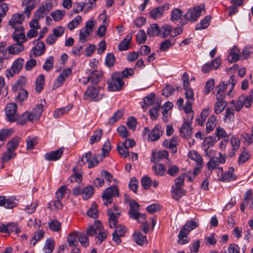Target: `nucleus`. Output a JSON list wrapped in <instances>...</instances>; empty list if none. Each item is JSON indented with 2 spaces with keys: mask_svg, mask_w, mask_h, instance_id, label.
Here are the masks:
<instances>
[{
  "mask_svg": "<svg viewBox=\"0 0 253 253\" xmlns=\"http://www.w3.org/2000/svg\"><path fill=\"white\" fill-rule=\"evenodd\" d=\"M202 10L203 9L200 6L189 9L184 15L183 18L181 19L180 22L181 25L182 26L189 22H195L200 16Z\"/></svg>",
  "mask_w": 253,
  "mask_h": 253,
  "instance_id": "f257e3e1",
  "label": "nucleus"
},
{
  "mask_svg": "<svg viewBox=\"0 0 253 253\" xmlns=\"http://www.w3.org/2000/svg\"><path fill=\"white\" fill-rule=\"evenodd\" d=\"M107 84L109 90L115 91L121 90L125 83L120 74L115 72L112 75L111 78L108 80Z\"/></svg>",
  "mask_w": 253,
  "mask_h": 253,
  "instance_id": "f03ea898",
  "label": "nucleus"
},
{
  "mask_svg": "<svg viewBox=\"0 0 253 253\" xmlns=\"http://www.w3.org/2000/svg\"><path fill=\"white\" fill-rule=\"evenodd\" d=\"M101 89L98 86H88L84 93L83 99L98 101L103 98V95L100 93Z\"/></svg>",
  "mask_w": 253,
  "mask_h": 253,
  "instance_id": "7ed1b4c3",
  "label": "nucleus"
},
{
  "mask_svg": "<svg viewBox=\"0 0 253 253\" xmlns=\"http://www.w3.org/2000/svg\"><path fill=\"white\" fill-rule=\"evenodd\" d=\"M119 196V189L115 185L112 186L107 188L103 193L102 198L104 202V205L108 206V204L113 202V197Z\"/></svg>",
  "mask_w": 253,
  "mask_h": 253,
  "instance_id": "20e7f679",
  "label": "nucleus"
},
{
  "mask_svg": "<svg viewBox=\"0 0 253 253\" xmlns=\"http://www.w3.org/2000/svg\"><path fill=\"white\" fill-rule=\"evenodd\" d=\"M24 63V60L22 58H18L15 60L12 63L10 68L7 69L6 71L5 75L7 78L14 77V76L18 74L22 69Z\"/></svg>",
  "mask_w": 253,
  "mask_h": 253,
  "instance_id": "39448f33",
  "label": "nucleus"
},
{
  "mask_svg": "<svg viewBox=\"0 0 253 253\" xmlns=\"http://www.w3.org/2000/svg\"><path fill=\"white\" fill-rule=\"evenodd\" d=\"M94 22L93 20H89L85 23V26L80 31V41L82 43L86 42L90 33L92 31Z\"/></svg>",
  "mask_w": 253,
  "mask_h": 253,
  "instance_id": "423d86ee",
  "label": "nucleus"
},
{
  "mask_svg": "<svg viewBox=\"0 0 253 253\" xmlns=\"http://www.w3.org/2000/svg\"><path fill=\"white\" fill-rule=\"evenodd\" d=\"M86 163H88V167L89 169L96 166L99 163L95 155H93L90 151L85 154L79 161V164L81 166L85 165Z\"/></svg>",
  "mask_w": 253,
  "mask_h": 253,
  "instance_id": "0eeeda50",
  "label": "nucleus"
},
{
  "mask_svg": "<svg viewBox=\"0 0 253 253\" xmlns=\"http://www.w3.org/2000/svg\"><path fill=\"white\" fill-rule=\"evenodd\" d=\"M52 8V3L50 1L42 2L38 9L34 13V16L43 18Z\"/></svg>",
  "mask_w": 253,
  "mask_h": 253,
  "instance_id": "6e6552de",
  "label": "nucleus"
},
{
  "mask_svg": "<svg viewBox=\"0 0 253 253\" xmlns=\"http://www.w3.org/2000/svg\"><path fill=\"white\" fill-rule=\"evenodd\" d=\"M17 105L15 103H9L5 108V112L7 120L11 122L16 121L18 118L16 114Z\"/></svg>",
  "mask_w": 253,
  "mask_h": 253,
  "instance_id": "1a4fd4ad",
  "label": "nucleus"
},
{
  "mask_svg": "<svg viewBox=\"0 0 253 253\" xmlns=\"http://www.w3.org/2000/svg\"><path fill=\"white\" fill-rule=\"evenodd\" d=\"M218 157H212L207 163V169L210 171H212L218 167L220 164H224L225 162V158L220 153H218Z\"/></svg>",
  "mask_w": 253,
  "mask_h": 253,
  "instance_id": "9d476101",
  "label": "nucleus"
},
{
  "mask_svg": "<svg viewBox=\"0 0 253 253\" xmlns=\"http://www.w3.org/2000/svg\"><path fill=\"white\" fill-rule=\"evenodd\" d=\"M18 200L14 197L6 198L5 196H0V206L11 209L16 207L18 203Z\"/></svg>",
  "mask_w": 253,
  "mask_h": 253,
  "instance_id": "9b49d317",
  "label": "nucleus"
},
{
  "mask_svg": "<svg viewBox=\"0 0 253 253\" xmlns=\"http://www.w3.org/2000/svg\"><path fill=\"white\" fill-rule=\"evenodd\" d=\"M23 14L15 13L13 15L9 21V25L13 29L23 28L22 22L24 20Z\"/></svg>",
  "mask_w": 253,
  "mask_h": 253,
  "instance_id": "f8f14e48",
  "label": "nucleus"
},
{
  "mask_svg": "<svg viewBox=\"0 0 253 253\" xmlns=\"http://www.w3.org/2000/svg\"><path fill=\"white\" fill-rule=\"evenodd\" d=\"M218 173L221 172L222 174L220 178L221 181L224 182H229L236 179V176L234 173L233 168H229V169L223 173V169L221 167L218 168Z\"/></svg>",
  "mask_w": 253,
  "mask_h": 253,
  "instance_id": "ddd939ff",
  "label": "nucleus"
},
{
  "mask_svg": "<svg viewBox=\"0 0 253 253\" xmlns=\"http://www.w3.org/2000/svg\"><path fill=\"white\" fill-rule=\"evenodd\" d=\"M35 46L32 48L33 54L35 56H40L42 55L45 50V46L43 42L40 41L39 39L34 42Z\"/></svg>",
  "mask_w": 253,
  "mask_h": 253,
  "instance_id": "4468645a",
  "label": "nucleus"
},
{
  "mask_svg": "<svg viewBox=\"0 0 253 253\" xmlns=\"http://www.w3.org/2000/svg\"><path fill=\"white\" fill-rule=\"evenodd\" d=\"M107 213L109 216L108 223L110 228L115 227L118 222V218L121 215V212H114L112 210H108Z\"/></svg>",
  "mask_w": 253,
  "mask_h": 253,
  "instance_id": "2eb2a0df",
  "label": "nucleus"
},
{
  "mask_svg": "<svg viewBox=\"0 0 253 253\" xmlns=\"http://www.w3.org/2000/svg\"><path fill=\"white\" fill-rule=\"evenodd\" d=\"M15 31L12 35L13 40L16 42L23 43L26 41L24 28L14 29Z\"/></svg>",
  "mask_w": 253,
  "mask_h": 253,
  "instance_id": "dca6fc26",
  "label": "nucleus"
},
{
  "mask_svg": "<svg viewBox=\"0 0 253 253\" xmlns=\"http://www.w3.org/2000/svg\"><path fill=\"white\" fill-rule=\"evenodd\" d=\"M63 150L62 148H59L55 151H51L46 153L44 155L45 160L49 161H54L59 160L62 156Z\"/></svg>",
  "mask_w": 253,
  "mask_h": 253,
  "instance_id": "f3484780",
  "label": "nucleus"
},
{
  "mask_svg": "<svg viewBox=\"0 0 253 253\" xmlns=\"http://www.w3.org/2000/svg\"><path fill=\"white\" fill-rule=\"evenodd\" d=\"M163 130L161 127L156 126L149 134L148 139L151 141H156L159 140L160 136L163 134Z\"/></svg>",
  "mask_w": 253,
  "mask_h": 253,
  "instance_id": "a211bd4d",
  "label": "nucleus"
},
{
  "mask_svg": "<svg viewBox=\"0 0 253 253\" xmlns=\"http://www.w3.org/2000/svg\"><path fill=\"white\" fill-rule=\"evenodd\" d=\"M169 4L166 3L165 5L157 7L150 12V16L153 19H157L161 17L164 11L165 8H169Z\"/></svg>",
  "mask_w": 253,
  "mask_h": 253,
  "instance_id": "6ab92c4d",
  "label": "nucleus"
},
{
  "mask_svg": "<svg viewBox=\"0 0 253 253\" xmlns=\"http://www.w3.org/2000/svg\"><path fill=\"white\" fill-rule=\"evenodd\" d=\"M181 137L186 139L190 138L192 135V128L191 124L183 123L180 130Z\"/></svg>",
  "mask_w": 253,
  "mask_h": 253,
  "instance_id": "aec40b11",
  "label": "nucleus"
},
{
  "mask_svg": "<svg viewBox=\"0 0 253 253\" xmlns=\"http://www.w3.org/2000/svg\"><path fill=\"white\" fill-rule=\"evenodd\" d=\"M103 228L102 223L97 221L94 224L91 226H89L86 229V233L88 235L92 236L95 234H97L98 232H100Z\"/></svg>",
  "mask_w": 253,
  "mask_h": 253,
  "instance_id": "412c9836",
  "label": "nucleus"
},
{
  "mask_svg": "<svg viewBox=\"0 0 253 253\" xmlns=\"http://www.w3.org/2000/svg\"><path fill=\"white\" fill-rule=\"evenodd\" d=\"M192 106H184L183 107L186 114V116L184 118L183 123L192 124L194 117V112L192 109Z\"/></svg>",
  "mask_w": 253,
  "mask_h": 253,
  "instance_id": "4be33fe9",
  "label": "nucleus"
},
{
  "mask_svg": "<svg viewBox=\"0 0 253 253\" xmlns=\"http://www.w3.org/2000/svg\"><path fill=\"white\" fill-rule=\"evenodd\" d=\"M240 50L237 46H233L231 50L230 54L228 57L229 62H235L238 61L241 58V54H239Z\"/></svg>",
  "mask_w": 253,
  "mask_h": 253,
  "instance_id": "5701e85b",
  "label": "nucleus"
},
{
  "mask_svg": "<svg viewBox=\"0 0 253 253\" xmlns=\"http://www.w3.org/2000/svg\"><path fill=\"white\" fill-rule=\"evenodd\" d=\"M152 169L155 175L159 176H164L166 173V168L162 164H158L153 166Z\"/></svg>",
  "mask_w": 253,
  "mask_h": 253,
  "instance_id": "b1692460",
  "label": "nucleus"
},
{
  "mask_svg": "<svg viewBox=\"0 0 253 253\" xmlns=\"http://www.w3.org/2000/svg\"><path fill=\"white\" fill-rule=\"evenodd\" d=\"M79 234L77 232L71 233L67 237V242L70 247L77 246L79 244Z\"/></svg>",
  "mask_w": 253,
  "mask_h": 253,
  "instance_id": "393cba45",
  "label": "nucleus"
},
{
  "mask_svg": "<svg viewBox=\"0 0 253 253\" xmlns=\"http://www.w3.org/2000/svg\"><path fill=\"white\" fill-rule=\"evenodd\" d=\"M171 192L172 197L176 200H179L185 194L182 187L173 186H172Z\"/></svg>",
  "mask_w": 253,
  "mask_h": 253,
  "instance_id": "a878e982",
  "label": "nucleus"
},
{
  "mask_svg": "<svg viewBox=\"0 0 253 253\" xmlns=\"http://www.w3.org/2000/svg\"><path fill=\"white\" fill-rule=\"evenodd\" d=\"M8 52L11 54H17L24 50L23 43L16 42L8 47Z\"/></svg>",
  "mask_w": 253,
  "mask_h": 253,
  "instance_id": "bb28decb",
  "label": "nucleus"
},
{
  "mask_svg": "<svg viewBox=\"0 0 253 253\" xmlns=\"http://www.w3.org/2000/svg\"><path fill=\"white\" fill-rule=\"evenodd\" d=\"M160 27L157 24H152L148 27L147 34L149 37L160 36Z\"/></svg>",
  "mask_w": 253,
  "mask_h": 253,
  "instance_id": "cd10ccee",
  "label": "nucleus"
},
{
  "mask_svg": "<svg viewBox=\"0 0 253 253\" xmlns=\"http://www.w3.org/2000/svg\"><path fill=\"white\" fill-rule=\"evenodd\" d=\"M168 157L169 154L167 151H161L153 154V159L151 160V161L153 163H156L164 159L168 158Z\"/></svg>",
  "mask_w": 253,
  "mask_h": 253,
  "instance_id": "c85d7f7f",
  "label": "nucleus"
},
{
  "mask_svg": "<svg viewBox=\"0 0 253 253\" xmlns=\"http://www.w3.org/2000/svg\"><path fill=\"white\" fill-rule=\"evenodd\" d=\"M102 77V74L101 72L94 71L89 76L90 83L92 84H97L101 81Z\"/></svg>",
  "mask_w": 253,
  "mask_h": 253,
  "instance_id": "c756f323",
  "label": "nucleus"
},
{
  "mask_svg": "<svg viewBox=\"0 0 253 253\" xmlns=\"http://www.w3.org/2000/svg\"><path fill=\"white\" fill-rule=\"evenodd\" d=\"M160 36L163 38H166L172 32V27L169 24H165L160 28Z\"/></svg>",
  "mask_w": 253,
  "mask_h": 253,
  "instance_id": "7c9ffc66",
  "label": "nucleus"
},
{
  "mask_svg": "<svg viewBox=\"0 0 253 253\" xmlns=\"http://www.w3.org/2000/svg\"><path fill=\"white\" fill-rule=\"evenodd\" d=\"M132 35H127L126 38L119 43L118 48L121 51L126 50L128 49L129 42L132 38Z\"/></svg>",
  "mask_w": 253,
  "mask_h": 253,
  "instance_id": "2f4dec72",
  "label": "nucleus"
},
{
  "mask_svg": "<svg viewBox=\"0 0 253 253\" xmlns=\"http://www.w3.org/2000/svg\"><path fill=\"white\" fill-rule=\"evenodd\" d=\"M167 168L166 172L169 175L172 177L176 176L179 171L178 166L172 163L167 164Z\"/></svg>",
  "mask_w": 253,
  "mask_h": 253,
  "instance_id": "473e14b6",
  "label": "nucleus"
},
{
  "mask_svg": "<svg viewBox=\"0 0 253 253\" xmlns=\"http://www.w3.org/2000/svg\"><path fill=\"white\" fill-rule=\"evenodd\" d=\"M185 90V96L186 99L187 100L185 106H192L194 103V93L191 88L187 87Z\"/></svg>",
  "mask_w": 253,
  "mask_h": 253,
  "instance_id": "72a5a7b5",
  "label": "nucleus"
},
{
  "mask_svg": "<svg viewBox=\"0 0 253 253\" xmlns=\"http://www.w3.org/2000/svg\"><path fill=\"white\" fill-rule=\"evenodd\" d=\"M133 238L135 243L142 246L147 242V240L145 236H143L140 232H135L133 236Z\"/></svg>",
  "mask_w": 253,
  "mask_h": 253,
  "instance_id": "f704fd0d",
  "label": "nucleus"
},
{
  "mask_svg": "<svg viewBox=\"0 0 253 253\" xmlns=\"http://www.w3.org/2000/svg\"><path fill=\"white\" fill-rule=\"evenodd\" d=\"M45 82L44 76L42 74L39 76L36 81V91L39 93L43 88V85Z\"/></svg>",
  "mask_w": 253,
  "mask_h": 253,
  "instance_id": "c9c22d12",
  "label": "nucleus"
},
{
  "mask_svg": "<svg viewBox=\"0 0 253 253\" xmlns=\"http://www.w3.org/2000/svg\"><path fill=\"white\" fill-rule=\"evenodd\" d=\"M20 138L19 137H15L9 141L6 144V148L14 152L20 142Z\"/></svg>",
  "mask_w": 253,
  "mask_h": 253,
  "instance_id": "e433bc0d",
  "label": "nucleus"
},
{
  "mask_svg": "<svg viewBox=\"0 0 253 253\" xmlns=\"http://www.w3.org/2000/svg\"><path fill=\"white\" fill-rule=\"evenodd\" d=\"M155 97V95L154 93H150L144 98V104L142 105V107L144 110L146 109L148 106L151 105L153 103Z\"/></svg>",
  "mask_w": 253,
  "mask_h": 253,
  "instance_id": "4c0bfd02",
  "label": "nucleus"
},
{
  "mask_svg": "<svg viewBox=\"0 0 253 253\" xmlns=\"http://www.w3.org/2000/svg\"><path fill=\"white\" fill-rule=\"evenodd\" d=\"M216 125V118L215 116H211L209 119L206 124V130L207 132H210L215 128Z\"/></svg>",
  "mask_w": 253,
  "mask_h": 253,
  "instance_id": "58836bf2",
  "label": "nucleus"
},
{
  "mask_svg": "<svg viewBox=\"0 0 253 253\" xmlns=\"http://www.w3.org/2000/svg\"><path fill=\"white\" fill-rule=\"evenodd\" d=\"M54 248V241L50 238L47 239L45 243V245L43 248V251L45 253H51L53 251Z\"/></svg>",
  "mask_w": 253,
  "mask_h": 253,
  "instance_id": "ea45409f",
  "label": "nucleus"
},
{
  "mask_svg": "<svg viewBox=\"0 0 253 253\" xmlns=\"http://www.w3.org/2000/svg\"><path fill=\"white\" fill-rule=\"evenodd\" d=\"M93 193V188L91 186H87L82 189V196L84 200H87L90 198Z\"/></svg>",
  "mask_w": 253,
  "mask_h": 253,
  "instance_id": "a19ab883",
  "label": "nucleus"
},
{
  "mask_svg": "<svg viewBox=\"0 0 253 253\" xmlns=\"http://www.w3.org/2000/svg\"><path fill=\"white\" fill-rule=\"evenodd\" d=\"M72 106L69 105L61 108L55 110L53 114V116L55 118H59L64 114L68 113L70 110L72 109Z\"/></svg>",
  "mask_w": 253,
  "mask_h": 253,
  "instance_id": "79ce46f5",
  "label": "nucleus"
},
{
  "mask_svg": "<svg viewBox=\"0 0 253 253\" xmlns=\"http://www.w3.org/2000/svg\"><path fill=\"white\" fill-rule=\"evenodd\" d=\"M188 156L190 159L195 161L196 164L203 163V159L201 156L196 151L193 150L190 151L188 154Z\"/></svg>",
  "mask_w": 253,
  "mask_h": 253,
  "instance_id": "37998d69",
  "label": "nucleus"
},
{
  "mask_svg": "<svg viewBox=\"0 0 253 253\" xmlns=\"http://www.w3.org/2000/svg\"><path fill=\"white\" fill-rule=\"evenodd\" d=\"M49 229L53 232H59L61 229V223L57 219H53L48 223Z\"/></svg>",
  "mask_w": 253,
  "mask_h": 253,
  "instance_id": "c03bdc74",
  "label": "nucleus"
},
{
  "mask_svg": "<svg viewBox=\"0 0 253 253\" xmlns=\"http://www.w3.org/2000/svg\"><path fill=\"white\" fill-rule=\"evenodd\" d=\"M183 12L179 8H174L171 12L170 15V20L172 22L179 20L183 15Z\"/></svg>",
  "mask_w": 253,
  "mask_h": 253,
  "instance_id": "a18cd8bd",
  "label": "nucleus"
},
{
  "mask_svg": "<svg viewBox=\"0 0 253 253\" xmlns=\"http://www.w3.org/2000/svg\"><path fill=\"white\" fill-rule=\"evenodd\" d=\"M82 18L81 16L78 15L68 24V27L70 31H72L75 28H77L78 25L81 23Z\"/></svg>",
  "mask_w": 253,
  "mask_h": 253,
  "instance_id": "49530a36",
  "label": "nucleus"
},
{
  "mask_svg": "<svg viewBox=\"0 0 253 253\" xmlns=\"http://www.w3.org/2000/svg\"><path fill=\"white\" fill-rule=\"evenodd\" d=\"M64 10H56L50 13V16L55 21H58L61 20L65 14Z\"/></svg>",
  "mask_w": 253,
  "mask_h": 253,
  "instance_id": "de8ad7c7",
  "label": "nucleus"
},
{
  "mask_svg": "<svg viewBox=\"0 0 253 253\" xmlns=\"http://www.w3.org/2000/svg\"><path fill=\"white\" fill-rule=\"evenodd\" d=\"M211 17L206 16L203 20H201L199 24H197L195 27L197 30H202L207 28L210 25Z\"/></svg>",
  "mask_w": 253,
  "mask_h": 253,
  "instance_id": "09e8293b",
  "label": "nucleus"
},
{
  "mask_svg": "<svg viewBox=\"0 0 253 253\" xmlns=\"http://www.w3.org/2000/svg\"><path fill=\"white\" fill-rule=\"evenodd\" d=\"M123 114L124 110H118L113 114V115L111 118H110V119L108 120V123L110 125L114 124L122 117Z\"/></svg>",
  "mask_w": 253,
  "mask_h": 253,
  "instance_id": "8fccbe9b",
  "label": "nucleus"
},
{
  "mask_svg": "<svg viewBox=\"0 0 253 253\" xmlns=\"http://www.w3.org/2000/svg\"><path fill=\"white\" fill-rule=\"evenodd\" d=\"M129 205L130 207V210L129 211V214L130 216L136 214L139 209V205L134 200L130 201Z\"/></svg>",
  "mask_w": 253,
  "mask_h": 253,
  "instance_id": "3c124183",
  "label": "nucleus"
},
{
  "mask_svg": "<svg viewBox=\"0 0 253 253\" xmlns=\"http://www.w3.org/2000/svg\"><path fill=\"white\" fill-rule=\"evenodd\" d=\"M102 135V130L98 129L94 131L92 135L90 137V143L93 144L94 143L99 141Z\"/></svg>",
  "mask_w": 253,
  "mask_h": 253,
  "instance_id": "603ef678",
  "label": "nucleus"
},
{
  "mask_svg": "<svg viewBox=\"0 0 253 253\" xmlns=\"http://www.w3.org/2000/svg\"><path fill=\"white\" fill-rule=\"evenodd\" d=\"M178 143V137L173 136L169 143V148L171 150V151L173 153H175L177 152L176 146Z\"/></svg>",
  "mask_w": 253,
  "mask_h": 253,
  "instance_id": "864d4df0",
  "label": "nucleus"
},
{
  "mask_svg": "<svg viewBox=\"0 0 253 253\" xmlns=\"http://www.w3.org/2000/svg\"><path fill=\"white\" fill-rule=\"evenodd\" d=\"M7 226V229H8L7 233L9 234L10 233L14 232L16 235H18L21 232V230L18 227V224L17 223H10L8 224Z\"/></svg>",
  "mask_w": 253,
  "mask_h": 253,
  "instance_id": "5fc2aeb1",
  "label": "nucleus"
},
{
  "mask_svg": "<svg viewBox=\"0 0 253 253\" xmlns=\"http://www.w3.org/2000/svg\"><path fill=\"white\" fill-rule=\"evenodd\" d=\"M54 59L53 56H49L45 60L43 65V69L46 71H50L53 67Z\"/></svg>",
  "mask_w": 253,
  "mask_h": 253,
  "instance_id": "6e6d98bb",
  "label": "nucleus"
},
{
  "mask_svg": "<svg viewBox=\"0 0 253 253\" xmlns=\"http://www.w3.org/2000/svg\"><path fill=\"white\" fill-rule=\"evenodd\" d=\"M38 205L39 203L37 201H35L33 203L27 204L24 210L27 213L32 214L36 211Z\"/></svg>",
  "mask_w": 253,
  "mask_h": 253,
  "instance_id": "4d7b16f0",
  "label": "nucleus"
},
{
  "mask_svg": "<svg viewBox=\"0 0 253 253\" xmlns=\"http://www.w3.org/2000/svg\"><path fill=\"white\" fill-rule=\"evenodd\" d=\"M136 42L139 44L144 43L147 40V36L143 30H140L136 35Z\"/></svg>",
  "mask_w": 253,
  "mask_h": 253,
  "instance_id": "13d9d810",
  "label": "nucleus"
},
{
  "mask_svg": "<svg viewBox=\"0 0 253 253\" xmlns=\"http://www.w3.org/2000/svg\"><path fill=\"white\" fill-rule=\"evenodd\" d=\"M16 155V154L14 151L7 149L6 152L3 154L1 159L3 162H6L14 158Z\"/></svg>",
  "mask_w": 253,
  "mask_h": 253,
  "instance_id": "bf43d9fd",
  "label": "nucleus"
},
{
  "mask_svg": "<svg viewBox=\"0 0 253 253\" xmlns=\"http://www.w3.org/2000/svg\"><path fill=\"white\" fill-rule=\"evenodd\" d=\"M234 118V110L232 108H227L225 111L224 117V121L225 122H230L233 120Z\"/></svg>",
  "mask_w": 253,
  "mask_h": 253,
  "instance_id": "052dcab7",
  "label": "nucleus"
},
{
  "mask_svg": "<svg viewBox=\"0 0 253 253\" xmlns=\"http://www.w3.org/2000/svg\"><path fill=\"white\" fill-rule=\"evenodd\" d=\"M27 225L31 228L38 229L41 225V221L37 218H31L28 220Z\"/></svg>",
  "mask_w": 253,
  "mask_h": 253,
  "instance_id": "680f3d73",
  "label": "nucleus"
},
{
  "mask_svg": "<svg viewBox=\"0 0 253 253\" xmlns=\"http://www.w3.org/2000/svg\"><path fill=\"white\" fill-rule=\"evenodd\" d=\"M226 106V103L225 102L216 101L214 108L215 113L218 114L222 112L224 110Z\"/></svg>",
  "mask_w": 253,
  "mask_h": 253,
  "instance_id": "e2e57ef3",
  "label": "nucleus"
},
{
  "mask_svg": "<svg viewBox=\"0 0 253 253\" xmlns=\"http://www.w3.org/2000/svg\"><path fill=\"white\" fill-rule=\"evenodd\" d=\"M120 74V77L123 79L124 78H128L129 76L133 75L134 72L133 69L126 68L122 72H116Z\"/></svg>",
  "mask_w": 253,
  "mask_h": 253,
  "instance_id": "0e129e2a",
  "label": "nucleus"
},
{
  "mask_svg": "<svg viewBox=\"0 0 253 253\" xmlns=\"http://www.w3.org/2000/svg\"><path fill=\"white\" fill-rule=\"evenodd\" d=\"M87 215L89 217L96 218L98 216V211L97 210V206L95 204H93L90 209L86 212Z\"/></svg>",
  "mask_w": 253,
  "mask_h": 253,
  "instance_id": "69168bd1",
  "label": "nucleus"
},
{
  "mask_svg": "<svg viewBox=\"0 0 253 253\" xmlns=\"http://www.w3.org/2000/svg\"><path fill=\"white\" fill-rule=\"evenodd\" d=\"M215 134V136L218 137V139L221 138L225 139L226 137L228 139L229 136L225 129L220 126L216 127Z\"/></svg>",
  "mask_w": 253,
  "mask_h": 253,
  "instance_id": "338daca9",
  "label": "nucleus"
},
{
  "mask_svg": "<svg viewBox=\"0 0 253 253\" xmlns=\"http://www.w3.org/2000/svg\"><path fill=\"white\" fill-rule=\"evenodd\" d=\"M44 232L42 230H39L36 232L31 241V244L34 246L37 242L40 240L43 237Z\"/></svg>",
  "mask_w": 253,
  "mask_h": 253,
  "instance_id": "774afa93",
  "label": "nucleus"
}]
</instances>
